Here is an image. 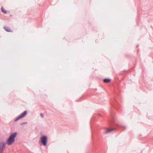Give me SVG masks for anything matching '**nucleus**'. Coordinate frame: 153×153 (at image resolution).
Returning <instances> with one entry per match:
<instances>
[{"label":"nucleus","instance_id":"nucleus-1","mask_svg":"<svg viewBox=\"0 0 153 153\" xmlns=\"http://www.w3.org/2000/svg\"><path fill=\"white\" fill-rule=\"evenodd\" d=\"M18 134L17 132H15L11 133L6 140V143L10 145L13 144L15 141V139Z\"/></svg>","mask_w":153,"mask_h":153},{"label":"nucleus","instance_id":"nucleus-2","mask_svg":"<svg viewBox=\"0 0 153 153\" xmlns=\"http://www.w3.org/2000/svg\"><path fill=\"white\" fill-rule=\"evenodd\" d=\"M111 118L112 119L113 124L111 126V127L112 128L110 129H108L105 131V133H110L111 132L115 130L118 127L121 126L120 125L116 124L115 123L114 121V118L113 116H111Z\"/></svg>","mask_w":153,"mask_h":153},{"label":"nucleus","instance_id":"nucleus-3","mask_svg":"<svg viewBox=\"0 0 153 153\" xmlns=\"http://www.w3.org/2000/svg\"><path fill=\"white\" fill-rule=\"evenodd\" d=\"M48 140L47 136L44 135L41 136L39 140L40 145L46 146L47 145Z\"/></svg>","mask_w":153,"mask_h":153},{"label":"nucleus","instance_id":"nucleus-4","mask_svg":"<svg viewBox=\"0 0 153 153\" xmlns=\"http://www.w3.org/2000/svg\"><path fill=\"white\" fill-rule=\"evenodd\" d=\"M27 111L26 110L24 111L23 113L21 114L19 116H18L14 120V121L16 122L18 120L23 118L27 114Z\"/></svg>","mask_w":153,"mask_h":153},{"label":"nucleus","instance_id":"nucleus-5","mask_svg":"<svg viewBox=\"0 0 153 153\" xmlns=\"http://www.w3.org/2000/svg\"><path fill=\"white\" fill-rule=\"evenodd\" d=\"M6 146V143L3 141L0 142V153H4V149Z\"/></svg>","mask_w":153,"mask_h":153},{"label":"nucleus","instance_id":"nucleus-6","mask_svg":"<svg viewBox=\"0 0 153 153\" xmlns=\"http://www.w3.org/2000/svg\"><path fill=\"white\" fill-rule=\"evenodd\" d=\"M111 104L115 107V108H117L118 107L117 105L118 104V103L116 99H114V101H113V102L111 103Z\"/></svg>","mask_w":153,"mask_h":153},{"label":"nucleus","instance_id":"nucleus-7","mask_svg":"<svg viewBox=\"0 0 153 153\" xmlns=\"http://www.w3.org/2000/svg\"><path fill=\"white\" fill-rule=\"evenodd\" d=\"M4 29L7 32H12V31L11 29L7 26H4Z\"/></svg>","mask_w":153,"mask_h":153},{"label":"nucleus","instance_id":"nucleus-8","mask_svg":"<svg viewBox=\"0 0 153 153\" xmlns=\"http://www.w3.org/2000/svg\"><path fill=\"white\" fill-rule=\"evenodd\" d=\"M111 79L108 78H105L103 80V81L105 83H108L110 82Z\"/></svg>","mask_w":153,"mask_h":153},{"label":"nucleus","instance_id":"nucleus-9","mask_svg":"<svg viewBox=\"0 0 153 153\" xmlns=\"http://www.w3.org/2000/svg\"><path fill=\"white\" fill-rule=\"evenodd\" d=\"M1 10L2 12L5 14H6L7 13V12L6 10L4 9L2 6L1 7Z\"/></svg>","mask_w":153,"mask_h":153},{"label":"nucleus","instance_id":"nucleus-10","mask_svg":"<svg viewBox=\"0 0 153 153\" xmlns=\"http://www.w3.org/2000/svg\"><path fill=\"white\" fill-rule=\"evenodd\" d=\"M27 123V122H23V123H21L20 125H23L26 124Z\"/></svg>","mask_w":153,"mask_h":153},{"label":"nucleus","instance_id":"nucleus-11","mask_svg":"<svg viewBox=\"0 0 153 153\" xmlns=\"http://www.w3.org/2000/svg\"><path fill=\"white\" fill-rule=\"evenodd\" d=\"M40 116H41L42 117V118H43V117H44V114H43V113H41V114H40Z\"/></svg>","mask_w":153,"mask_h":153},{"label":"nucleus","instance_id":"nucleus-12","mask_svg":"<svg viewBox=\"0 0 153 153\" xmlns=\"http://www.w3.org/2000/svg\"><path fill=\"white\" fill-rule=\"evenodd\" d=\"M124 127V128H126L125 127Z\"/></svg>","mask_w":153,"mask_h":153}]
</instances>
